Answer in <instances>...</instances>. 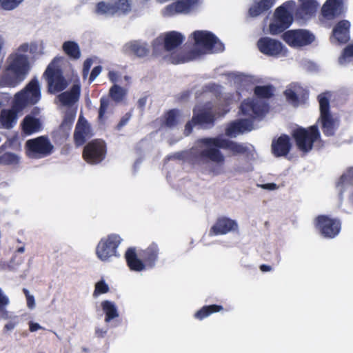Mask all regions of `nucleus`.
Here are the masks:
<instances>
[{
    "mask_svg": "<svg viewBox=\"0 0 353 353\" xmlns=\"http://www.w3.org/2000/svg\"><path fill=\"white\" fill-rule=\"evenodd\" d=\"M336 188L339 190V194L342 196L343 193L349 188L351 190L348 195V201L351 205H353V167L349 168L339 179L336 183Z\"/></svg>",
    "mask_w": 353,
    "mask_h": 353,
    "instance_id": "obj_23",
    "label": "nucleus"
},
{
    "mask_svg": "<svg viewBox=\"0 0 353 353\" xmlns=\"http://www.w3.org/2000/svg\"><path fill=\"white\" fill-rule=\"evenodd\" d=\"M61 58L56 57L47 66L43 72V77L48 84V92L50 94H56L64 90L68 86V82L65 79L59 63Z\"/></svg>",
    "mask_w": 353,
    "mask_h": 353,
    "instance_id": "obj_5",
    "label": "nucleus"
},
{
    "mask_svg": "<svg viewBox=\"0 0 353 353\" xmlns=\"http://www.w3.org/2000/svg\"><path fill=\"white\" fill-rule=\"evenodd\" d=\"M117 77H118V75H117V73L114 71H110L108 72V78L109 79L114 83L117 81Z\"/></svg>",
    "mask_w": 353,
    "mask_h": 353,
    "instance_id": "obj_61",
    "label": "nucleus"
},
{
    "mask_svg": "<svg viewBox=\"0 0 353 353\" xmlns=\"http://www.w3.org/2000/svg\"><path fill=\"white\" fill-rule=\"evenodd\" d=\"M92 135L91 127L87 121L81 123L79 121L76 125L73 136L76 146L83 145L86 142V140L91 138Z\"/></svg>",
    "mask_w": 353,
    "mask_h": 353,
    "instance_id": "obj_24",
    "label": "nucleus"
},
{
    "mask_svg": "<svg viewBox=\"0 0 353 353\" xmlns=\"http://www.w3.org/2000/svg\"><path fill=\"white\" fill-rule=\"evenodd\" d=\"M274 87L272 85H256L254 88V94L257 99H269L274 95Z\"/></svg>",
    "mask_w": 353,
    "mask_h": 353,
    "instance_id": "obj_40",
    "label": "nucleus"
},
{
    "mask_svg": "<svg viewBox=\"0 0 353 353\" xmlns=\"http://www.w3.org/2000/svg\"><path fill=\"white\" fill-rule=\"evenodd\" d=\"M107 154V145L104 140L95 139L88 142L83 148L82 157L90 165L101 163Z\"/></svg>",
    "mask_w": 353,
    "mask_h": 353,
    "instance_id": "obj_9",
    "label": "nucleus"
},
{
    "mask_svg": "<svg viewBox=\"0 0 353 353\" xmlns=\"http://www.w3.org/2000/svg\"><path fill=\"white\" fill-rule=\"evenodd\" d=\"M21 111H17L12 106L11 109H3L0 114V125L5 129H11L17 123V114Z\"/></svg>",
    "mask_w": 353,
    "mask_h": 353,
    "instance_id": "obj_30",
    "label": "nucleus"
},
{
    "mask_svg": "<svg viewBox=\"0 0 353 353\" xmlns=\"http://www.w3.org/2000/svg\"><path fill=\"white\" fill-rule=\"evenodd\" d=\"M318 101L320 108V117L330 114V100L325 93H322L318 96Z\"/></svg>",
    "mask_w": 353,
    "mask_h": 353,
    "instance_id": "obj_47",
    "label": "nucleus"
},
{
    "mask_svg": "<svg viewBox=\"0 0 353 353\" xmlns=\"http://www.w3.org/2000/svg\"><path fill=\"white\" fill-rule=\"evenodd\" d=\"M63 52L71 59H78L81 57V51L79 45L75 41H68L63 43Z\"/></svg>",
    "mask_w": 353,
    "mask_h": 353,
    "instance_id": "obj_42",
    "label": "nucleus"
},
{
    "mask_svg": "<svg viewBox=\"0 0 353 353\" xmlns=\"http://www.w3.org/2000/svg\"><path fill=\"white\" fill-rule=\"evenodd\" d=\"M74 119L75 114L74 113L66 112L61 125H59V130L63 132H68L72 127Z\"/></svg>",
    "mask_w": 353,
    "mask_h": 353,
    "instance_id": "obj_46",
    "label": "nucleus"
},
{
    "mask_svg": "<svg viewBox=\"0 0 353 353\" xmlns=\"http://www.w3.org/2000/svg\"><path fill=\"white\" fill-rule=\"evenodd\" d=\"M300 6L295 11V17L299 19H307L314 15L319 3L316 0H299Z\"/></svg>",
    "mask_w": 353,
    "mask_h": 353,
    "instance_id": "obj_25",
    "label": "nucleus"
},
{
    "mask_svg": "<svg viewBox=\"0 0 353 353\" xmlns=\"http://www.w3.org/2000/svg\"><path fill=\"white\" fill-rule=\"evenodd\" d=\"M41 89L38 79L34 77L21 91L15 94L12 107L17 111L37 103L41 99Z\"/></svg>",
    "mask_w": 353,
    "mask_h": 353,
    "instance_id": "obj_3",
    "label": "nucleus"
},
{
    "mask_svg": "<svg viewBox=\"0 0 353 353\" xmlns=\"http://www.w3.org/2000/svg\"><path fill=\"white\" fill-rule=\"evenodd\" d=\"M102 67L101 65L95 66L89 77V82L92 83L97 78V77L101 73Z\"/></svg>",
    "mask_w": 353,
    "mask_h": 353,
    "instance_id": "obj_55",
    "label": "nucleus"
},
{
    "mask_svg": "<svg viewBox=\"0 0 353 353\" xmlns=\"http://www.w3.org/2000/svg\"><path fill=\"white\" fill-rule=\"evenodd\" d=\"M26 301H27V306L29 308L32 309L35 306V301H34V296H32L31 294L28 295L26 297Z\"/></svg>",
    "mask_w": 353,
    "mask_h": 353,
    "instance_id": "obj_58",
    "label": "nucleus"
},
{
    "mask_svg": "<svg viewBox=\"0 0 353 353\" xmlns=\"http://www.w3.org/2000/svg\"><path fill=\"white\" fill-rule=\"evenodd\" d=\"M131 0H110V3L100 1L97 3L95 13L100 15L127 14L131 11Z\"/></svg>",
    "mask_w": 353,
    "mask_h": 353,
    "instance_id": "obj_13",
    "label": "nucleus"
},
{
    "mask_svg": "<svg viewBox=\"0 0 353 353\" xmlns=\"http://www.w3.org/2000/svg\"><path fill=\"white\" fill-rule=\"evenodd\" d=\"M259 51L269 57H278L284 50V46L279 41L268 37H261L257 41Z\"/></svg>",
    "mask_w": 353,
    "mask_h": 353,
    "instance_id": "obj_17",
    "label": "nucleus"
},
{
    "mask_svg": "<svg viewBox=\"0 0 353 353\" xmlns=\"http://www.w3.org/2000/svg\"><path fill=\"white\" fill-rule=\"evenodd\" d=\"M351 58H353V44L347 45L342 51L341 56L339 58L340 64H344Z\"/></svg>",
    "mask_w": 353,
    "mask_h": 353,
    "instance_id": "obj_49",
    "label": "nucleus"
},
{
    "mask_svg": "<svg viewBox=\"0 0 353 353\" xmlns=\"http://www.w3.org/2000/svg\"><path fill=\"white\" fill-rule=\"evenodd\" d=\"M283 40L292 47L307 46L314 41V36L306 30H291L283 34Z\"/></svg>",
    "mask_w": 353,
    "mask_h": 353,
    "instance_id": "obj_14",
    "label": "nucleus"
},
{
    "mask_svg": "<svg viewBox=\"0 0 353 353\" xmlns=\"http://www.w3.org/2000/svg\"><path fill=\"white\" fill-rule=\"evenodd\" d=\"M21 127L25 135H31L39 132L42 128V124L39 119L28 114L23 118Z\"/></svg>",
    "mask_w": 353,
    "mask_h": 353,
    "instance_id": "obj_29",
    "label": "nucleus"
},
{
    "mask_svg": "<svg viewBox=\"0 0 353 353\" xmlns=\"http://www.w3.org/2000/svg\"><path fill=\"white\" fill-rule=\"evenodd\" d=\"M19 162V157L12 152H6L0 157V164L6 165H15Z\"/></svg>",
    "mask_w": 353,
    "mask_h": 353,
    "instance_id": "obj_48",
    "label": "nucleus"
},
{
    "mask_svg": "<svg viewBox=\"0 0 353 353\" xmlns=\"http://www.w3.org/2000/svg\"><path fill=\"white\" fill-rule=\"evenodd\" d=\"M145 103H146V98L145 97L139 99L138 101V103H137L139 108H140L141 109L144 108Z\"/></svg>",
    "mask_w": 353,
    "mask_h": 353,
    "instance_id": "obj_63",
    "label": "nucleus"
},
{
    "mask_svg": "<svg viewBox=\"0 0 353 353\" xmlns=\"http://www.w3.org/2000/svg\"><path fill=\"white\" fill-rule=\"evenodd\" d=\"M25 79L23 75L7 71L0 79V83L3 86L14 88Z\"/></svg>",
    "mask_w": 353,
    "mask_h": 353,
    "instance_id": "obj_35",
    "label": "nucleus"
},
{
    "mask_svg": "<svg viewBox=\"0 0 353 353\" xmlns=\"http://www.w3.org/2000/svg\"><path fill=\"white\" fill-rule=\"evenodd\" d=\"M16 326V323L9 322L4 325L3 330L5 332L12 330Z\"/></svg>",
    "mask_w": 353,
    "mask_h": 353,
    "instance_id": "obj_62",
    "label": "nucleus"
},
{
    "mask_svg": "<svg viewBox=\"0 0 353 353\" xmlns=\"http://www.w3.org/2000/svg\"><path fill=\"white\" fill-rule=\"evenodd\" d=\"M41 329H43V327L39 323L32 321L29 322V330L30 332H36Z\"/></svg>",
    "mask_w": 353,
    "mask_h": 353,
    "instance_id": "obj_57",
    "label": "nucleus"
},
{
    "mask_svg": "<svg viewBox=\"0 0 353 353\" xmlns=\"http://www.w3.org/2000/svg\"><path fill=\"white\" fill-rule=\"evenodd\" d=\"M292 147L290 137L286 134H282L279 137L273 139L271 144V152L274 157H286Z\"/></svg>",
    "mask_w": 353,
    "mask_h": 353,
    "instance_id": "obj_18",
    "label": "nucleus"
},
{
    "mask_svg": "<svg viewBox=\"0 0 353 353\" xmlns=\"http://www.w3.org/2000/svg\"><path fill=\"white\" fill-rule=\"evenodd\" d=\"M294 6L295 2L290 0L283 3L275 10L273 21L269 26L271 34H280L290 26L293 22L291 10Z\"/></svg>",
    "mask_w": 353,
    "mask_h": 353,
    "instance_id": "obj_6",
    "label": "nucleus"
},
{
    "mask_svg": "<svg viewBox=\"0 0 353 353\" xmlns=\"http://www.w3.org/2000/svg\"><path fill=\"white\" fill-rule=\"evenodd\" d=\"M23 0H0V6L6 10L16 8Z\"/></svg>",
    "mask_w": 353,
    "mask_h": 353,
    "instance_id": "obj_51",
    "label": "nucleus"
},
{
    "mask_svg": "<svg viewBox=\"0 0 353 353\" xmlns=\"http://www.w3.org/2000/svg\"><path fill=\"white\" fill-rule=\"evenodd\" d=\"M110 290L108 285L104 280H101L95 284V288L93 295L98 296L99 294L108 293Z\"/></svg>",
    "mask_w": 353,
    "mask_h": 353,
    "instance_id": "obj_50",
    "label": "nucleus"
},
{
    "mask_svg": "<svg viewBox=\"0 0 353 353\" xmlns=\"http://www.w3.org/2000/svg\"><path fill=\"white\" fill-rule=\"evenodd\" d=\"M222 310H223V307L220 305H204L194 314V316L195 319L201 321L212 314L219 312Z\"/></svg>",
    "mask_w": 353,
    "mask_h": 353,
    "instance_id": "obj_38",
    "label": "nucleus"
},
{
    "mask_svg": "<svg viewBox=\"0 0 353 353\" xmlns=\"http://www.w3.org/2000/svg\"><path fill=\"white\" fill-rule=\"evenodd\" d=\"M8 59L9 64L6 70L26 77L30 69L28 57L23 54H15L11 55Z\"/></svg>",
    "mask_w": 353,
    "mask_h": 353,
    "instance_id": "obj_19",
    "label": "nucleus"
},
{
    "mask_svg": "<svg viewBox=\"0 0 353 353\" xmlns=\"http://www.w3.org/2000/svg\"><path fill=\"white\" fill-rule=\"evenodd\" d=\"M92 64V60L90 58L85 60L83 65L82 74L84 78H85L90 70V68Z\"/></svg>",
    "mask_w": 353,
    "mask_h": 353,
    "instance_id": "obj_54",
    "label": "nucleus"
},
{
    "mask_svg": "<svg viewBox=\"0 0 353 353\" xmlns=\"http://www.w3.org/2000/svg\"><path fill=\"white\" fill-rule=\"evenodd\" d=\"M242 114L256 119L263 117L268 110V104L254 99H245L241 104Z\"/></svg>",
    "mask_w": 353,
    "mask_h": 353,
    "instance_id": "obj_15",
    "label": "nucleus"
},
{
    "mask_svg": "<svg viewBox=\"0 0 353 353\" xmlns=\"http://www.w3.org/2000/svg\"><path fill=\"white\" fill-rule=\"evenodd\" d=\"M315 228L324 238L333 239L341 232V221L337 218H332L328 215L317 216L314 222Z\"/></svg>",
    "mask_w": 353,
    "mask_h": 353,
    "instance_id": "obj_11",
    "label": "nucleus"
},
{
    "mask_svg": "<svg viewBox=\"0 0 353 353\" xmlns=\"http://www.w3.org/2000/svg\"><path fill=\"white\" fill-rule=\"evenodd\" d=\"M121 241L120 236L116 234H110L102 238L96 247L97 256L102 261L117 256V248Z\"/></svg>",
    "mask_w": 353,
    "mask_h": 353,
    "instance_id": "obj_12",
    "label": "nucleus"
},
{
    "mask_svg": "<svg viewBox=\"0 0 353 353\" xmlns=\"http://www.w3.org/2000/svg\"><path fill=\"white\" fill-rule=\"evenodd\" d=\"M109 96L116 103L121 102L126 96V90L119 85L114 84L109 90Z\"/></svg>",
    "mask_w": 353,
    "mask_h": 353,
    "instance_id": "obj_43",
    "label": "nucleus"
},
{
    "mask_svg": "<svg viewBox=\"0 0 353 353\" xmlns=\"http://www.w3.org/2000/svg\"><path fill=\"white\" fill-rule=\"evenodd\" d=\"M26 155L30 159H39L50 155L54 146L49 139L44 136L31 139L26 142Z\"/></svg>",
    "mask_w": 353,
    "mask_h": 353,
    "instance_id": "obj_8",
    "label": "nucleus"
},
{
    "mask_svg": "<svg viewBox=\"0 0 353 353\" xmlns=\"http://www.w3.org/2000/svg\"><path fill=\"white\" fill-rule=\"evenodd\" d=\"M292 137L297 149L304 153L310 152L314 143L321 139V134L317 125L307 128L298 127L292 130Z\"/></svg>",
    "mask_w": 353,
    "mask_h": 353,
    "instance_id": "obj_4",
    "label": "nucleus"
},
{
    "mask_svg": "<svg viewBox=\"0 0 353 353\" xmlns=\"http://www.w3.org/2000/svg\"><path fill=\"white\" fill-rule=\"evenodd\" d=\"M350 21L347 20H341L334 27L332 35L339 43H346L350 39Z\"/></svg>",
    "mask_w": 353,
    "mask_h": 353,
    "instance_id": "obj_26",
    "label": "nucleus"
},
{
    "mask_svg": "<svg viewBox=\"0 0 353 353\" xmlns=\"http://www.w3.org/2000/svg\"><path fill=\"white\" fill-rule=\"evenodd\" d=\"M197 125L196 122L194 121V119L192 117L191 120L188 121L185 125L183 134L185 136H189L193 130V128Z\"/></svg>",
    "mask_w": 353,
    "mask_h": 353,
    "instance_id": "obj_53",
    "label": "nucleus"
},
{
    "mask_svg": "<svg viewBox=\"0 0 353 353\" xmlns=\"http://www.w3.org/2000/svg\"><path fill=\"white\" fill-rule=\"evenodd\" d=\"M261 187H262L263 189L270 190H273L276 189L277 185H276V183H265V184L262 185H261Z\"/></svg>",
    "mask_w": 353,
    "mask_h": 353,
    "instance_id": "obj_60",
    "label": "nucleus"
},
{
    "mask_svg": "<svg viewBox=\"0 0 353 353\" xmlns=\"http://www.w3.org/2000/svg\"><path fill=\"white\" fill-rule=\"evenodd\" d=\"M131 117H132L131 112L125 113L122 117V118L121 119V120L118 123V124L117 125L116 129L117 130H120L123 126H125L128 123V121H130Z\"/></svg>",
    "mask_w": 353,
    "mask_h": 353,
    "instance_id": "obj_52",
    "label": "nucleus"
},
{
    "mask_svg": "<svg viewBox=\"0 0 353 353\" xmlns=\"http://www.w3.org/2000/svg\"><path fill=\"white\" fill-rule=\"evenodd\" d=\"M192 35L195 46L201 48L193 50L199 52V55L206 52H221L224 50V44L211 32L196 30Z\"/></svg>",
    "mask_w": 353,
    "mask_h": 353,
    "instance_id": "obj_7",
    "label": "nucleus"
},
{
    "mask_svg": "<svg viewBox=\"0 0 353 353\" xmlns=\"http://www.w3.org/2000/svg\"><path fill=\"white\" fill-rule=\"evenodd\" d=\"M199 142L208 148L197 151L193 154L192 160L196 164H205L208 161L223 163L225 157L219 148L228 150L234 155L243 154L247 152L248 148L242 143L219 137L203 138Z\"/></svg>",
    "mask_w": 353,
    "mask_h": 353,
    "instance_id": "obj_1",
    "label": "nucleus"
},
{
    "mask_svg": "<svg viewBox=\"0 0 353 353\" xmlns=\"http://www.w3.org/2000/svg\"><path fill=\"white\" fill-rule=\"evenodd\" d=\"M10 304V299L7 295L4 294L0 288V318L3 319H9L11 318L10 312L6 307Z\"/></svg>",
    "mask_w": 353,
    "mask_h": 353,
    "instance_id": "obj_44",
    "label": "nucleus"
},
{
    "mask_svg": "<svg viewBox=\"0 0 353 353\" xmlns=\"http://www.w3.org/2000/svg\"><path fill=\"white\" fill-rule=\"evenodd\" d=\"M183 41L184 37L180 32H169L164 37V48L167 51H171L181 45Z\"/></svg>",
    "mask_w": 353,
    "mask_h": 353,
    "instance_id": "obj_33",
    "label": "nucleus"
},
{
    "mask_svg": "<svg viewBox=\"0 0 353 353\" xmlns=\"http://www.w3.org/2000/svg\"><path fill=\"white\" fill-rule=\"evenodd\" d=\"M201 3L202 0H176L165 6L161 13L164 17L188 15L196 12Z\"/></svg>",
    "mask_w": 353,
    "mask_h": 353,
    "instance_id": "obj_10",
    "label": "nucleus"
},
{
    "mask_svg": "<svg viewBox=\"0 0 353 353\" xmlns=\"http://www.w3.org/2000/svg\"><path fill=\"white\" fill-rule=\"evenodd\" d=\"M199 52L190 50L188 52L182 51L174 52L170 54L168 57V61L170 63L177 65L184 63L194 60L197 56H199Z\"/></svg>",
    "mask_w": 353,
    "mask_h": 353,
    "instance_id": "obj_31",
    "label": "nucleus"
},
{
    "mask_svg": "<svg viewBox=\"0 0 353 353\" xmlns=\"http://www.w3.org/2000/svg\"><path fill=\"white\" fill-rule=\"evenodd\" d=\"M253 129L252 121L247 119H240L230 123L225 128L228 137H236L239 134L250 132Z\"/></svg>",
    "mask_w": 353,
    "mask_h": 353,
    "instance_id": "obj_21",
    "label": "nucleus"
},
{
    "mask_svg": "<svg viewBox=\"0 0 353 353\" xmlns=\"http://www.w3.org/2000/svg\"><path fill=\"white\" fill-rule=\"evenodd\" d=\"M199 52L190 50L188 52L182 51L174 52L170 54L168 57V61L170 63L177 65L184 63L194 60L197 56H199Z\"/></svg>",
    "mask_w": 353,
    "mask_h": 353,
    "instance_id": "obj_32",
    "label": "nucleus"
},
{
    "mask_svg": "<svg viewBox=\"0 0 353 353\" xmlns=\"http://www.w3.org/2000/svg\"><path fill=\"white\" fill-rule=\"evenodd\" d=\"M159 248L157 243H152L144 250L137 252L135 247L128 248L124 258L129 269L133 272H142L153 268L158 260Z\"/></svg>",
    "mask_w": 353,
    "mask_h": 353,
    "instance_id": "obj_2",
    "label": "nucleus"
},
{
    "mask_svg": "<svg viewBox=\"0 0 353 353\" xmlns=\"http://www.w3.org/2000/svg\"><path fill=\"white\" fill-rule=\"evenodd\" d=\"M80 93V85L79 84H74L69 91L60 94L59 99L64 105H71L79 100Z\"/></svg>",
    "mask_w": 353,
    "mask_h": 353,
    "instance_id": "obj_34",
    "label": "nucleus"
},
{
    "mask_svg": "<svg viewBox=\"0 0 353 353\" xmlns=\"http://www.w3.org/2000/svg\"><path fill=\"white\" fill-rule=\"evenodd\" d=\"M239 225L237 222L229 217L221 216L216 219L214 225L209 230V236L224 235L232 232H237Z\"/></svg>",
    "mask_w": 353,
    "mask_h": 353,
    "instance_id": "obj_16",
    "label": "nucleus"
},
{
    "mask_svg": "<svg viewBox=\"0 0 353 353\" xmlns=\"http://www.w3.org/2000/svg\"><path fill=\"white\" fill-rule=\"evenodd\" d=\"M126 50L131 54L138 57H145L149 53V48L145 43H141L138 41H133L125 46Z\"/></svg>",
    "mask_w": 353,
    "mask_h": 353,
    "instance_id": "obj_37",
    "label": "nucleus"
},
{
    "mask_svg": "<svg viewBox=\"0 0 353 353\" xmlns=\"http://www.w3.org/2000/svg\"><path fill=\"white\" fill-rule=\"evenodd\" d=\"M321 129L323 134L327 137L334 134L335 123L332 114H327L320 117Z\"/></svg>",
    "mask_w": 353,
    "mask_h": 353,
    "instance_id": "obj_39",
    "label": "nucleus"
},
{
    "mask_svg": "<svg viewBox=\"0 0 353 353\" xmlns=\"http://www.w3.org/2000/svg\"><path fill=\"white\" fill-rule=\"evenodd\" d=\"M192 118L199 125L211 127L214 125L215 121L214 114L203 108H194Z\"/></svg>",
    "mask_w": 353,
    "mask_h": 353,
    "instance_id": "obj_28",
    "label": "nucleus"
},
{
    "mask_svg": "<svg viewBox=\"0 0 353 353\" xmlns=\"http://www.w3.org/2000/svg\"><path fill=\"white\" fill-rule=\"evenodd\" d=\"M307 92L298 84H292L284 91V95L288 103L296 107L301 101H304L307 97Z\"/></svg>",
    "mask_w": 353,
    "mask_h": 353,
    "instance_id": "obj_22",
    "label": "nucleus"
},
{
    "mask_svg": "<svg viewBox=\"0 0 353 353\" xmlns=\"http://www.w3.org/2000/svg\"><path fill=\"white\" fill-rule=\"evenodd\" d=\"M344 12L343 0H326L321 8L323 17L332 20L341 17Z\"/></svg>",
    "mask_w": 353,
    "mask_h": 353,
    "instance_id": "obj_20",
    "label": "nucleus"
},
{
    "mask_svg": "<svg viewBox=\"0 0 353 353\" xmlns=\"http://www.w3.org/2000/svg\"><path fill=\"white\" fill-rule=\"evenodd\" d=\"M28 44L25 43L21 46L20 48L23 51H27L28 49ZM38 48V44L37 43H31L30 45V52L35 53Z\"/></svg>",
    "mask_w": 353,
    "mask_h": 353,
    "instance_id": "obj_56",
    "label": "nucleus"
},
{
    "mask_svg": "<svg viewBox=\"0 0 353 353\" xmlns=\"http://www.w3.org/2000/svg\"><path fill=\"white\" fill-rule=\"evenodd\" d=\"M107 333V330L97 327L95 330V334L99 338H103Z\"/></svg>",
    "mask_w": 353,
    "mask_h": 353,
    "instance_id": "obj_59",
    "label": "nucleus"
},
{
    "mask_svg": "<svg viewBox=\"0 0 353 353\" xmlns=\"http://www.w3.org/2000/svg\"><path fill=\"white\" fill-rule=\"evenodd\" d=\"M182 112L179 109L172 108L164 112L161 118V125L165 128L173 129L181 123Z\"/></svg>",
    "mask_w": 353,
    "mask_h": 353,
    "instance_id": "obj_27",
    "label": "nucleus"
},
{
    "mask_svg": "<svg viewBox=\"0 0 353 353\" xmlns=\"http://www.w3.org/2000/svg\"><path fill=\"white\" fill-rule=\"evenodd\" d=\"M259 268H260V270L261 272H268V271H270L272 270L271 266L265 265V264L261 265Z\"/></svg>",
    "mask_w": 353,
    "mask_h": 353,
    "instance_id": "obj_64",
    "label": "nucleus"
},
{
    "mask_svg": "<svg viewBox=\"0 0 353 353\" xmlns=\"http://www.w3.org/2000/svg\"><path fill=\"white\" fill-rule=\"evenodd\" d=\"M101 307L105 314V321L106 323L119 316L117 308L114 303L108 300L103 301L101 302Z\"/></svg>",
    "mask_w": 353,
    "mask_h": 353,
    "instance_id": "obj_41",
    "label": "nucleus"
},
{
    "mask_svg": "<svg viewBox=\"0 0 353 353\" xmlns=\"http://www.w3.org/2000/svg\"><path fill=\"white\" fill-rule=\"evenodd\" d=\"M276 0H261L249 9L250 16L255 17L269 10L275 3Z\"/></svg>",
    "mask_w": 353,
    "mask_h": 353,
    "instance_id": "obj_36",
    "label": "nucleus"
},
{
    "mask_svg": "<svg viewBox=\"0 0 353 353\" xmlns=\"http://www.w3.org/2000/svg\"><path fill=\"white\" fill-rule=\"evenodd\" d=\"M110 100L106 97L100 99V107L98 112V121L100 123L104 124L106 120L105 112L109 107Z\"/></svg>",
    "mask_w": 353,
    "mask_h": 353,
    "instance_id": "obj_45",
    "label": "nucleus"
}]
</instances>
